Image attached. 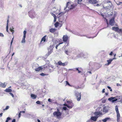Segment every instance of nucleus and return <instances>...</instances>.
I'll return each instance as SVG.
<instances>
[{
	"instance_id": "nucleus-25",
	"label": "nucleus",
	"mask_w": 122,
	"mask_h": 122,
	"mask_svg": "<svg viewBox=\"0 0 122 122\" xmlns=\"http://www.w3.org/2000/svg\"><path fill=\"white\" fill-rule=\"evenodd\" d=\"M107 65H109L111 64V62L112 61V60H111V59H110L109 60H107Z\"/></svg>"
},
{
	"instance_id": "nucleus-64",
	"label": "nucleus",
	"mask_w": 122,
	"mask_h": 122,
	"mask_svg": "<svg viewBox=\"0 0 122 122\" xmlns=\"http://www.w3.org/2000/svg\"><path fill=\"white\" fill-rule=\"evenodd\" d=\"M81 72V71H79V70H78V73H80Z\"/></svg>"
},
{
	"instance_id": "nucleus-52",
	"label": "nucleus",
	"mask_w": 122,
	"mask_h": 122,
	"mask_svg": "<svg viewBox=\"0 0 122 122\" xmlns=\"http://www.w3.org/2000/svg\"><path fill=\"white\" fill-rule=\"evenodd\" d=\"M51 100L50 98H49L48 99V101L50 102H51Z\"/></svg>"
},
{
	"instance_id": "nucleus-47",
	"label": "nucleus",
	"mask_w": 122,
	"mask_h": 122,
	"mask_svg": "<svg viewBox=\"0 0 122 122\" xmlns=\"http://www.w3.org/2000/svg\"><path fill=\"white\" fill-rule=\"evenodd\" d=\"M68 51L67 50H65V52L67 55H68Z\"/></svg>"
},
{
	"instance_id": "nucleus-11",
	"label": "nucleus",
	"mask_w": 122,
	"mask_h": 122,
	"mask_svg": "<svg viewBox=\"0 0 122 122\" xmlns=\"http://www.w3.org/2000/svg\"><path fill=\"white\" fill-rule=\"evenodd\" d=\"M98 118V117L97 116H92L91 117L90 120L94 122H96L97 121V119Z\"/></svg>"
},
{
	"instance_id": "nucleus-33",
	"label": "nucleus",
	"mask_w": 122,
	"mask_h": 122,
	"mask_svg": "<svg viewBox=\"0 0 122 122\" xmlns=\"http://www.w3.org/2000/svg\"><path fill=\"white\" fill-rule=\"evenodd\" d=\"M117 32L119 33H120L121 32L122 35V29H119V30H118Z\"/></svg>"
},
{
	"instance_id": "nucleus-21",
	"label": "nucleus",
	"mask_w": 122,
	"mask_h": 122,
	"mask_svg": "<svg viewBox=\"0 0 122 122\" xmlns=\"http://www.w3.org/2000/svg\"><path fill=\"white\" fill-rule=\"evenodd\" d=\"M116 99H117V100H119L121 101L122 102V97L121 96H119L117 97V98H116Z\"/></svg>"
},
{
	"instance_id": "nucleus-46",
	"label": "nucleus",
	"mask_w": 122,
	"mask_h": 122,
	"mask_svg": "<svg viewBox=\"0 0 122 122\" xmlns=\"http://www.w3.org/2000/svg\"><path fill=\"white\" fill-rule=\"evenodd\" d=\"M66 107H64L63 108V109L65 110H66Z\"/></svg>"
},
{
	"instance_id": "nucleus-16",
	"label": "nucleus",
	"mask_w": 122,
	"mask_h": 122,
	"mask_svg": "<svg viewBox=\"0 0 122 122\" xmlns=\"http://www.w3.org/2000/svg\"><path fill=\"white\" fill-rule=\"evenodd\" d=\"M42 69L43 68H42L41 66H40L35 68L34 69L36 71H40L42 70Z\"/></svg>"
},
{
	"instance_id": "nucleus-42",
	"label": "nucleus",
	"mask_w": 122,
	"mask_h": 122,
	"mask_svg": "<svg viewBox=\"0 0 122 122\" xmlns=\"http://www.w3.org/2000/svg\"><path fill=\"white\" fill-rule=\"evenodd\" d=\"M9 94H10V95L12 96V97L13 98L14 97V96L13 94L11 92H10L9 93Z\"/></svg>"
},
{
	"instance_id": "nucleus-37",
	"label": "nucleus",
	"mask_w": 122,
	"mask_h": 122,
	"mask_svg": "<svg viewBox=\"0 0 122 122\" xmlns=\"http://www.w3.org/2000/svg\"><path fill=\"white\" fill-rule=\"evenodd\" d=\"M4 35L2 33H0V37H4Z\"/></svg>"
},
{
	"instance_id": "nucleus-35",
	"label": "nucleus",
	"mask_w": 122,
	"mask_h": 122,
	"mask_svg": "<svg viewBox=\"0 0 122 122\" xmlns=\"http://www.w3.org/2000/svg\"><path fill=\"white\" fill-rule=\"evenodd\" d=\"M9 106H7L6 107L5 109H4L3 110H7L9 108Z\"/></svg>"
},
{
	"instance_id": "nucleus-22",
	"label": "nucleus",
	"mask_w": 122,
	"mask_h": 122,
	"mask_svg": "<svg viewBox=\"0 0 122 122\" xmlns=\"http://www.w3.org/2000/svg\"><path fill=\"white\" fill-rule=\"evenodd\" d=\"M56 30V29L54 28H51L49 30V31L50 32L53 33Z\"/></svg>"
},
{
	"instance_id": "nucleus-26",
	"label": "nucleus",
	"mask_w": 122,
	"mask_h": 122,
	"mask_svg": "<svg viewBox=\"0 0 122 122\" xmlns=\"http://www.w3.org/2000/svg\"><path fill=\"white\" fill-rule=\"evenodd\" d=\"M31 96L32 98L33 99H35L36 97V95L33 94H31Z\"/></svg>"
},
{
	"instance_id": "nucleus-8",
	"label": "nucleus",
	"mask_w": 122,
	"mask_h": 122,
	"mask_svg": "<svg viewBox=\"0 0 122 122\" xmlns=\"http://www.w3.org/2000/svg\"><path fill=\"white\" fill-rule=\"evenodd\" d=\"M69 104H70V105H68L66 104H64V105L67 106L69 108H71L73 106V104L70 102Z\"/></svg>"
},
{
	"instance_id": "nucleus-44",
	"label": "nucleus",
	"mask_w": 122,
	"mask_h": 122,
	"mask_svg": "<svg viewBox=\"0 0 122 122\" xmlns=\"http://www.w3.org/2000/svg\"><path fill=\"white\" fill-rule=\"evenodd\" d=\"M13 39H14V38H13L12 39V40H11V45H12V44L13 42Z\"/></svg>"
},
{
	"instance_id": "nucleus-13",
	"label": "nucleus",
	"mask_w": 122,
	"mask_h": 122,
	"mask_svg": "<svg viewBox=\"0 0 122 122\" xmlns=\"http://www.w3.org/2000/svg\"><path fill=\"white\" fill-rule=\"evenodd\" d=\"M115 23V21L114 19H110L109 21V24H110L112 26L114 25Z\"/></svg>"
},
{
	"instance_id": "nucleus-29",
	"label": "nucleus",
	"mask_w": 122,
	"mask_h": 122,
	"mask_svg": "<svg viewBox=\"0 0 122 122\" xmlns=\"http://www.w3.org/2000/svg\"><path fill=\"white\" fill-rule=\"evenodd\" d=\"M59 24V23L58 22H57L56 23L54 24L55 27H57L58 26Z\"/></svg>"
},
{
	"instance_id": "nucleus-7",
	"label": "nucleus",
	"mask_w": 122,
	"mask_h": 122,
	"mask_svg": "<svg viewBox=\"0 0 122 122\" xmlns=\"http://www.w3.org/2000/svg\"><path fill=\"white\" fill-rule=\"evenodd\" d=\"M68 63V61L65 62L64 63H62L61 61H59L57 62V64L59 66H64L67 65Z\"/></svg>"
},
{
	"instance_id": "nucleus-50",
	"label": "nucleus",
	"mask_w": 122,
	"mask_h": 122,
	"mask_svg": "<svg viewBox=\"0 0 122 122\" xmlns=\"http://www.w3.org/2000/svg\"><path fill=\"white\" fill-rule=\"evenodd\" d=\"M106 100H102V102H103V103H105L106 102Z\"/></svg>"
},
{
	"instance_id": "nucleus-58",
	"label": "nucleus",
	"mask_w": 122,
	"mask_h": 122,
	"mask_svg": "<svg viewBox=\"0 0 122 122\" xmlns=\"http://www.w3.org/2000/svg\"><path fill=\"white\" fill-rule=\"evenodd\" d=\"M101 5V4H97L96 5V6H100Z\"/></svg>"
},
{
	"instance_id": "nucleus-10",
	"label": "nucleus",
	"mask_w": 122,
	"mask_h": 122,
	"mask_svg": "<svg viewBox=\"0 0 122 122\" xmlns=\"http://www.w3.org/2000/svg\"><path fill=\"white\" fill-rule=\"evenodd\" d=\"M36 15L35 12L33 11L30 12V16L32 18H33L36 16Z\"/></svg>"
},
{
	"instance_id": "nucleus-9",
	"label": "nucleus",
	"mask_w": 122,
	"mask_h": 122,
	"mask_svg": "<svg viewBox=\"0 0 122 122\" xmlns=\"http://www.w3.org/2000/svg\"><path fill=\"white\" fill-rule=\"evenodd\" d=\"M108 100L110 101L113 103L117 101V99L116 98L113 97H111L109 98Z\"/></svg>"
},
{
	"instance_id": "nucleus-43",
	"label": "nucleus",
	"mask_w": 122,
	"mask_h": 122,
	"mask_svg": "<svg viewBox=\"0 0 122 122\" xmlns=\"http://www.w3.org/2000/svg\"><path fill=\"white\" fill-rule=\"evenodd\" d=\"M36 103L38 104H39L40 103V102L39 101H38L36 102Z\"/></svg>"
},
{
	"instance_id": "nucleus-38",
	"label": "nucleus",
	"mask_w": 122,
	"mask_h": 122,
	"mask_svg": "<svg viewBox=\"0 0 122 122\" xmlns=\"http://www.w3.org/2000/svg\"><path fill=\"white\" fill-rule=\"evenodd\" d=\"M63 43H59L55 47V48H56V49H57V47H58V46H59V45L60 44H62Z\"/></svg>"
},
{
	"instance_id": "nucleus-24",
	"label": "nucleus",
	"mask_w": 122,
	"mask_h": 122,
	"mask_svg": "<svg viewBox=\"0 0 122 122\" xmlns=\"http://www.w3.org/2000/svg\"><path fill=\"white\" fill-rule=\"evenodd\" d=\"M25 37H23L22 40L21 41V42L22 43H25Z\"/></svg>"
},
{
	"instance_id": "nucleus-54",
	"label": "nucleus",
	"mask_w": 122,
	"mask_h": 122,
	"mask_svg": "<svg viewBox=\"0 0 122 122\" xmlns=\"http://www.w3.org/2000/svg\"><path fill=\"white\" fill-rule=\"evenodd\" d=\"M20 112L21 113H24L25 112L24 111H20Z\"/></svg>"
},
{
	"instance_id": "nucleus-48",
	"label": "nucleus",
	"mask_w": 122,
	"mask_h": 122,
	"mask_svg": "<svg viewBox=\"0 0 122 122\" xmlns=\"http://www.w3.org/2000/svg\"><path fill=\"white\" fill-rule=\"evenodd\" d=\"M117 86H121V85L120 84H119L118 83H117Z\"/></svg>"
},
{
	"instance_id": "nucleus-41",
	"label": "nucleus",
	"mask_w": 122,
	"mask_h": 122,
	"mask_svg": "<svg viewBox=\"0 0 122 122\" xmlns=\"http://www.w3.org/2000/svg\"><path fill=\"white\" fill-rule=\"evenodd\" d=\"M56 17H54V22H55L56 20Z\"/></svg>"
},
{
	"instance_id": "nucleus-5",
	"label": "nucleus",
	"mask_w": 122,
	"mask_h": 122,
	"mask_svg": "<svg viewBox=\"0 0 122 122\" xmlns=\"http://www.w3.org/2000/svg\"><path fill=\"white\" fill-rule=\"evenodd\" d=\"M115 110L117 113V122H119L120 121V116L118 111V107L117 105L115 106Z\"/></svg>"
},
{
	"instance_id": "nucleus-23",
	"label": "nucleus",
	"mask_w": 122,
	"mask_h": 122,
	"mask_svg": "<svg viewBox=\"0 0 122 122\" xmlns=\"http://www.w3.org/2000/svg\"><path fill=\"white\" fill-rule=\"evenodd\" d=\"M5 91L7 92H10L12 91V90L10 89L7 88L5 90Z\"/></svg>"
},
{
	"instance_id": "nucleus-59",
	"label": "nucleus",
	"mask_w": 122,
	"mask_h": 122,
	"mask_svg": "<svg viewBox=\"0 0 122 122\" xmlns=\"http://www.w3.org/2000/svg\"><path fill=\"white\" fill-rule=\"evenodd\" d=\"M3 113H0V117H1L2 116V115Z\"/></svg>"
},
{
	"instance_id": "nucleus-61",
	"label": "nucleus",
	"mask_w": 122,
	"mask_h": 122,
	"mask_svg": "<svg viewBox=\"0 0 122 122\" xmlns=\"http://www.w3.org/2000/svg\"><path fill=\"white\" fill-rule=\"evenodd\" d=\"M88 72L90 74H91V71H88Z\"/></svg>"
},
{
	"instance_id": "nucleus-55",
	"label": "nucleus",
	"mask_w": 122,
	"mask_h": 122,
	"mask_svg": "<svg viewBox=\"0 0 122 122\" xmlns=\"http://www.w3.org/2000/svg\"><path fill=\"white\" fill-rule=\"evenodd\" d=\"M112 51L110 53L109 55H110V56H112Z\"/></svg>"
},
{
	"instance_id": "nucleus-12",
	"label": "nucleus",
	"mask_w": 122,
	"mask_h": 122,
	"mask_svg": "<svg viewBox=\"0 0 122 122\" xmlns=\"http://www.w3.org/2000/svg\"><path fill=\"white\" fill-rule=\"evenodd\" d=\"M89 2L90 4H96L98 3L96 0H89Z\"/></svg>"
},
{
	"instance_id": "nucleus-36",
	"label": "nucleus",
	"mask_w": 122,
	"mask_h": 122,
	"mask_svg": "<svg viewBox=\"0 0 122 122\" xmlns=\"http://www.w3.org/2000/svg\"><path fill=\"white\" fill-rule=\"evenodd\" d=\"M51 15L54 17H56L55 15L53 13H51Z\"/></svg>"
},
{
	"instance_id": "nucleus-2",
	"label": "nucleus",
	"mask_w": 122,
	"mask_h": 122,
	"mask_svg": "<svg viewBox=\"0 0 122 122\" xmlns=\"http://www.w3.org/2000/svg\"><path fill=\"white\" fill-rule=\"evenodd\" d=\"M62 113L59 111V109L57 108L56 111H55L53 113V117L59 119L61 116Z\"/></svg>"
},
{
	"instance_id": "nucleus-34",
	"label": "nucleus",
	"mask_w": 122,
	"mask_h": 122,
	"mask_svg": "<svg viewBox=\"0 0 122 122\" xmlns=\"http://www.w3.org/2000/svg\"><path fill=\"white\" fill-rule=\"evenodd\" d=\"M10 119V117H8L7 118V119L6 121L5 122H8L9 120Z\"/></svg>"
},
{
	"instance_id": "nucleus-32",
	"label": "nucleus",
	"mask_w": 122,
	"mask_h": 122,
	"mask_svg": "<svg viewBox=\"0 0 122 122\" xmlns=\"http://www.w3.org/2000/svg\"><path fill=\"white\" fill-rule=\"evenodd\" d=\"M26 31L25 30H24V32H23V34H24V35H23V37H25L26 36Z\"/></svg>"
},
{
	"instance_id": "nucleus-57",
	"label": "nucleus",
	"mask_w": 122,
	"mask_h": 122,
	"mask_svg": "<svg viewBox=\"0 0 122 122\" xmlns=\"http://www.w3.org/2000/svg\"><path fill=\"white\" fill-rule=\"evenodd\" d=\"M116 59V58H115V57H114L112 59H111V60H112V61L113 60H114V59Z\"/></svg>"
},
{
	"instance_id": "nucleus-39",
	"label": "nucleus",
	"mask_w": 122,
	"mask_h": 122,
	"mask_svg": "<svg viewBox=\"0 0 122 122\" xmlns=\"http://www.w3.org/2000/svg\"><path fill=\"white\" fill-rule=\"evenodd\" d=\"M107 87L110 90V91H112V90L111 89V88L109 86H107Z\"/></svg>"
},
{
	"instance_id": "nucleus-40",
	"label": "nucleus",
	"mask_w": 122,
	"mask_h": 122,
	"mask_svg": "<svg viewBox=\"0 0 122 122\" xmlns=\"http://www.w3.org/2000/svg\"><path fill=\"white\" fill-rule=\"evenodd\" d=\"M82 0H78V3L80 4V3L82 1Z\"/></svg>"
},
{
	"instance_id": "nucleus-51",
	"label": "nucleus",
	"mask_w": 122,
	"mask_h": 122,
	"mask_svg": "<svg viewBox=\"0 0 122 122\" xmlns=\"http://www.w3.org/2000/svg\"><path fill=\"white\" fill-rule=\"evenodd\" d=\"M9 22V20L8 19V20H7V24L6 26H8Z\"/></svg>"
},
{
	"instance_id": "nucleus-6",
	"label": "nucleus",
	"mask_w": 122,
	"mask_h": 122,
	"mask_svg": "<svg viewBox=\"0 0 122 122\" xmlns=\"http://www.w3.org/2000/svg\"><path fill=\"white\" fill-rule=\"evenodd\" d=\"M74 93L77 100L78 101H80L81 99V93H79L76 91H75Z\"/></svg>"
},
{
	"instance_id": "nucleus-53",
	"label": "nucleus",
	"mask_w": 122,
	"mask_h": 122,
	"mask_svg": "<svg viewBox=\"0 0 122 122\" xmlns=\"http://www.w3.org/2000/svg\"><path fill=\"white\" fill-rule=\"evenodd\" d=\"M15 119H13L12 121V122H15Z\"/></svg>"
},
{
	"instance_id": "nucleus-1",
	"label": "nucleus",
	"mask_w": 122,
	"mask_h": 122,
	"mask_svg": "<svg viewBox=\"0 0 122 122\" xmlns=\"http://www.w3.org/2000/svg\"><path fill=\"white\" fill-rule=\"evenodd\" d=\"M74 7V4H72L70 2H68L66 5V7H65L64 9V10H65L66 11L64 13L62 12L59 13V15L64 14L66 11L68 12L69 10L73 9Z\"/></svg>"
},
{
	"instance_id": "nucleus-30",
	"label": "nucleus",
	"mask_w": 122,
	"mask_h": 122,
	"mask_svg": "<svg viewBox=\"0 0 122 122\" xmlns=\"http://www.w3.org/2000/svg\"><path fill=\"white\" fill-rule=\"evenodd\" d=\"M64 82L65 83H66V85H65V86H66L67 85H68L69 86H71L70 85V84L69 83V82L67 81H66Z\"/></svg>"
},
{
	"instance_id": "nucleus-49",
	"label": "nucleus",
	"mask_w": 122,
	"mask_h": 122,
	"mask_svg": "<svg viewBox=\"0 0 122 122\" xmlns=\"http://www.w3.org/2000/svg\"><path fill=\"white\" fill-rule=\"evenodd\" d=\"M21 115V113H20V112L19 113V115H18V117H19V118H20V117Z\"/></svg>"
},
{
	"instance_id": "nucleus-15",
	"label": "nucleus",
	"mask_w": 122,
	"mask_h": 122,
	"mask_svg": "<svg viewBox=\"0 0 122 122\" xmlns=\"http://www.w3.org/2000/svg\"><path fill=\"white\" fill-rule=\"evenodd\" d=\"M68 39V37L66 35L63 36V41H64L66 42Z\"/></svg>"
},
{
	"instance_id": "nucleus-28",
	"label": "nucleus",
	"mask_w": 122,
	"mask_h": 122,
	"mask_svg": "<svg viewBox=\"0 0 122 122\" xmlns=\"http://www.w3.org/2000/svg\"><path fill=\"white\" fill-rule=\"evenodd\" d=\"M14 29V28L12 27V28H10V31L12 33V34L14 33V30H13Z\"/></svg>"
},
{
	"instance_id": "nucleus-60",
	"label": "nucleus",
	"mask_w": 122,
	"mask_h": 122,
	"mask_svg": "<svg viewBox=\"0 0 122 122\" xmlns=\"http://www.w3.org/2000/svg\"><path fill=\"white\" fill-rule=\"evenodd\" d=\"M37 121L38 122H41L38 119L37 120Z\"/></svg>"
},
{
	"instance_id": "nucleus-18",
	"label": "nucleus",
	"mask_w": 122,
	"mask_h": 122,
	"mask_svg": "<svg viewBox=\"0 0 122 122\" xmlns=\"http://www.w3.org/2000/svg\"><path fill=\"white\" fill-rule=\"evenodd\" d=\"M46 35H45L41 39V43L42 42V41H43L44 42H45L46 41Z\"/></svg>"
},
{
	"instance_id": "nucleus-14",
	"label": "nucleus",
	"mask_w": 122,
	"mask_h": 122,
	"mask_svg": "<svg viewBox=\"0 0 122 122\" xmlns=\"http://www.w3.org/2000/svg\"><path fill=\"white\" fill-rule=\"evenodd\" d=\"M53 51V48H49L48 50V51L47 53L46 54L47 56L50 55L52 52Z\"/></svg>"
},
{
	"instance_id": "nucleus-31",
	"label": "nucleus",
	"mask_w": 122,
	"mask_h": 122,
	"mask_svg": "<svg viewBox=\"0 0 122 122\" xmlns=\"http://www.w3.org/2000/svg\"><path fill=\"white\" fill-rule=\"evenodd\" d=\"M40 75L41 76H46V75L44 73H42L40 74Z\"/></svg>"
},
{
	"instance_id": "nucleus-63",
	"label": "nucleus",
	"mask_w": 122,
	"mask_h": 122,
	"mask_svg": "<svg viewBox=\"0 0 122 122\" xmlns=\"http://www.w3.org/2000/svg\"><path fill=\"white\" fill-rule=\"evenodd\" d=\"M108 93H105V95H106V96H107L108 95Z\"/></svg>"
},
{
	"instance_id": "nucleus-20",
	"label": "nucleus",
	"mask_w": 122,
	"mask_h": 122,
	"mask_svg": "<svg viewBox=\"0 0 122 122\" xmlns=\"http://www.w3.org/2000/svg\"><path fill=\"white\" fill-rule=\"evenodd\" d=\"M110 119V118L109 117H107L104 119H102V121L103 122H106L108 120Z\"/></svg>"
},
{
	"instance_id": "nucleus-62",
	"label": "nucleus",
	"mask_w": 122,
	"mask_h": 122,
	"mask_svg": "<svg viewBox=\"0 0 122 122\" xmlns=\"http://www.w3.org/2000/svg\"><path fill=\"white\" fill-rule=\"evenodd\" d=\"M101 15L102 16H103V17H104V15L103 14H101Z\"/></svg>"
},
{
	"instance_id": "nucleus-27",
	"label": "nucleus",
	"mask_w": 122,
	"mask_h": 122,
	"mask_svg": "<svg viewBox=\"0 0 122 122\" xmlns=\"http://www.w3.org/2000/svg\"><path fill=\"white\" fill-rule=\"evenodd\" d=\"M14 29V28L12 27V28H10V31L12 33V34L14 33V30H13Z\"/></svg>"
},
{
	"instance_id": "nucleus-56",
	"label": "nucleus",
	"mask_w": 122,
	"mask_h": 122,
	"mask_svg": "<svg viewBox=\"0 0 122 122\" xmlns=\"http://www.w3.org/2000/svg\"><path fill=\"white\" fill-rule=\"evenodd\" d=\"M105 89H103L102 90V93H104L105 92Z\"/></svg>"
},
{
	"instance_id": "nucleus-19",
	"label": "nucleus",
	"mask_w": 122,
	"mask_h": 122,
	"mask_svg": "<svg viewBox=\"0 0 122 122\" xmlns=\"http://www.w3.org/2000/svg\"><path fill=\"white\" fill-rule=\"evenodd\" d=\"M112 30H115L117 32L118 30H119V28L117 27H113L112 28Z\"/></svg>"
},
{
	"instance_id": "nucleus-45",
	"label": "nucleus",
	"mask_w": 122,
	"mask_h": 122,
	"mask_svg": "<svg viewBox=\"0 0 122 122\" xmlns=\"http://www.w3.org/2000/svg\"><path fill=\"white\" fill-rule=\"evenodd\" d=\"M6 31L8 32V26H6Z\"/></svg>"
},
{
	"instance_id": "nucleus-3",
	"label": "nucleus",
	"mask_w": 122,
	"mask_h": 122,
	"mask_svg": "<svg viewBox=\"0 0 122 122\" xmlns=\"http://www.w3.org/2000/svg\"><path fill=\"white\" fill-rule=\"evenodd\" d=\"M102 109L101 107H99L97 109V112H95L94 113V115L96 116H97L98 118L100 116H101L103 115V113L102 112Z\"/></svg>"
},
{
	"instance_id": "nucleus-17",
	"label": "nucleus",
	"mask_w": 122,
	"mask_h": 122,
	"mask_svg": "<svg viewBox=\"0 0 122 122\" xmlns=\"http://www.w3.org/2000/svg\"><path fill=\"white\" fill-rule=\"evenodd\" d=\"M6 85L7 84L5 82H4L3 83L1 82L0 83V86L2 87H5L6 86Z\"/></svg>"
},
{
	"instance_id": "nucleus-4",
	"label": "nucleus",
	"mask_w": 122,
	"mask_h": 122,
	"mask_svg": "<svg viewBox=\"0 0 122 122\" xmlns=\"http://www.w3.org/2000/svg\"><path fill=\"white\" fill-rule=\"evenodd\" d=\"M109 107L108 106L104 105L102 107V111L103 112V114H105L108 112L109 110Z\"/></svg>"
}]
</instances>
